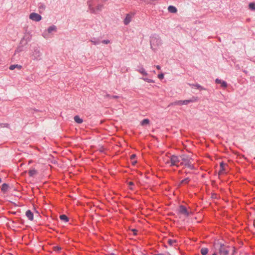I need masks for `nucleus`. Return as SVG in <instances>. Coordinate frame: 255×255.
Masks as SVG:
<instances>
[{
    "mask_svg": "<svg viewBox=\"0 0 255 255\" xmlns=\"http://www.w3.org/2000/svg\"><path fill=\"white\" fill-rule=\"evenodd\" d=\"M26 39V42L25 43H24V45H26L27 43V42L28 41H29L30 40V38L28 36V37H26V35H25L23 38L21 39V41H20V44H22L24 39Z\"/></svg>",
    "mask_w": 255,
    "mask_h": 255,
    "instance_id": "obj_25",
    "label": "nucleus"
},
{
    "mask_svg": "<svg viewBox=\"0 0 255 255\" xmlns=\"http://www.w3.org/2000/svg\"><path fill=\"white\" fill-rule=\"evenodd\" d=\"M1 182V178H0V183Z\"/></svg>",
    "mask_w": 255,
    "mask_h": 255,
    "instance_id": "obj_50",
    "label": "nucleus"
},
{
    "mask_svg": "<svg viewBox=\"0 0 255 255\" xmlns=\"http://www.w3.org/2000/svg\"><path fill=\"white\" fill-rule=\"evenodd\" d=\"M197 97H192L190 100H183V105H188L189 103L195 102L197 101Z\"/></svg>",
    "mask_w": 255,
    "mask_h": 255,
    "instance_id": "obj_11",
    "label": "nucleus"
},
{
    "mask_svg": "<svg viewBox=\"0 0 255 255\" xmlns=\"http://www.w3.org/2000/svg\"><path fill=\"white\" fill-rule=\"evenodd\" d=\"M225 165H226V164L223 162H222L220 163V170L219 171V173H222L225 171Z\"/></svg>",
    "mask_w": 255,
    "mask_h": 255,
    "instance_id": "obj_23",
    "label": "nucleus"
},
{
    "mask_svg": "<svg viewBox=\"0 0 255 255\" xmlns=\"http://www.w3.org/2000/svg\"><path fill=\"white\" fill-rule=\"evenodd\" d=\"M156 67L158 70H160L161 69V67L159 65L156 66Z\"/></svg>",
    "mask_w": 255,
    "mask_h": 255,
    "instance_id": "obj_44",
    "label": "nucleus"
},
{
    "mask_svg": "<svg viewBox=\"0 0 255 255\" xmlns=\"http://www.w3.org/2000/svg\"><path fill=\"white\" fill-rule=\"evenodd\" d=\"M153 255H165L163 254H154Z\"/></svg>",
    "mask_w": 255,
    "mask_h": 255,
    "instance_id": "obj_45",
    "label": "nucleus"
},
{
    "mask_svg": "<svg viewBox=\"0 0 255 255\" xmlns=\"http://www.w3.org/2000/svg\"><path fill=\"white\" fill-rule=\"evenodd\" d=\"M181 162V155L177 156L175 155H172L170 157V161H167V163H170V166H176L177 167L181 166L180 165Z\"/></svg>",
    "mask_w": 255,
    "mask_h": 255,
    "instance_id": "obj_4",
    "label": "nucleus"
},
{
    "mask_svg": "<svg viewBox=\"0 0 255 255\" xmlns=\"http://www.w3.org/2000/svg\"><path fill=\"white\" fill-rule=\"evenodd\" d=\"M29 18L32 20L39 21L41 19L42 17L38 13L32 12L30 14Z\"/></svg>",
    "mask_w": 255,
    "mask_h": 255,
    "instance_id": "obj_10",
    "label": "nucleus"
},
{
    "mask_svg": "<svg viewBox=\"0 0 255 255\" xmlns=\"http://www.w3.org/2000/svg\"><path fill=\"white\" fill-rule=\"evenodd\" d=\"M42 53L40 51V50L36 47L34 49L32 53V59L33 60L39 61L41 59Z\"/></svg>",
    "mask_w": 255,
    "mask_h": 255,
    "instance_id": "obj_5",
    "label": "nucleus"
},
{
    "mask_svg": "<svg viewBox=\"0 0 255 255\" xmlns=\"http://www.w3.org/2000/svg\"><path fill=\"white\" fill-rule=\"evenodd\" d=\"M37 173V171L34 168L30 169L28 171V175L30 177L33 176L34 175L36 174Z\"/></svg>",
    "mask_w": 255,
    "mask_h": 255,
    "instance_id": "obj_20",
    "label": "nucleus"
},
{
    "mask_svg": "<svg viewBox=\"0 0 255 255\" xmlns=\"http://www.w3.org/2000/svg\"><path fill=\"white\" fill-rule=\"evenodd\" d=\"M158 78L159 79H162L164 78V74L161 73L158 75Z\"/></svg>",
    "mask_w": 255,
    "mask_h": 255,
    "instance_id": "obj_36",
    "label": "nucleus"
},
{
    "mask_svg": "<svg viewBox=\"0 0 255 255\" xmlns=\"http://www.w3.org/2000/svg\"><path fill=\"white\" fill-rule=\"evenodd\" d=\"M90 41L94 45H98L100 43V41L99 39L93 38L90 40Z\"/></svg>",
    "mask_w": 255,
    "mask_h": 255,
    "instance_id": "obj_24",
    "label": "nucleus"
},
{
    "mask_svg": "<svg viewBox=\"0 0 255 255\" xmlns=\"http://www.w3.org/2000/svg\"><path fill=\"white\" fill-rule=\"evenodd\" d=\"M9 125L8 124H1L0 123V126H3V127H8Z\"/></svg>",
    "mask_w": 255,
    "mask_h": 255,
    "instance_id": "obj_39",
    "label": "nucleus"
},
{
    "mask_svg": "<svg viewBox=\"0 0 255 255\" xmlns=\"http://www.w3.org/2000/svg\"><path fill=\"white\" fill-rule=\"evenodd\" d=\"M212 255H217V254L216 253H215Z\"/></svg>",
    "mask_w": 255,
    "mask_h": 255,
    "instance_id": "obj_49",
    "label": "nucleus"
},
{
    "mask_svg": "<svg viewBox=\"0 0 255 255\" xmlns=\"http://www.w3.org/2000/svg\"><path fill=\"white\" fill-rule=\"evenodd\" d=\"M141 79L148 83H154V80L150 79L143 78V77L141 78Z\"/></svg>",
    "mask_w": 255,
    "mask_h": 255,
    "instance_id": "obj_32",
    "label": "nucleus"
},
{
    "mask_svg": "<svg viewBox=\"0 0 255 255\" xmlns=\"http://www.w3.org/2000/svg\"><path fill=\"white\" fill-rule=\"evenodd\" d=\"M101 42L107 44L110 43V41L109 40H103Z\"/></svg>",
    "mask_w": 255,
    "mask_h": 255,
    "instance_id": "obj_37",
    "label": "nucleus"
},
{
    "mask_svg": "<svg viewBox=\"0 0 255 255\" xmlns=\"http://www.w3.org/2000/svg\"><path fill=\"white\" fill-rule=\"evenodd\" d=\"M150 47L152 50L155 51L161 45L162 41L160 36L156 34L152 35L150 37Z\"/></svg>",
    "mask_w": 255,
    "mask_h": 255,
    "instance_id": "obj_1",
    "label": "nucleus"
},
{
    "mask_svg": "<svg viewBox=\"0 0 255 255\" xmlns=\"http://www.w3.org/2000/svg\"><path fill=\"white\" fill-rule=\"evenodd\" d=\"M56 30H57L56 26L55 25H52L49 26L47 28V30L45 31L42 33V36L45 38H48V34L49 33H52L53 31L56 32Z\"/></svg>",
    "mask_w": 255,
    "mask_h": 255,
    "instance_id": "obj_6",
    "label": "nucleus"
},
{
    "mask_svg": "<svg viewBox=\"0 0 255 255\" xmlns=\"http://www.w3.org/2000/svg\"><path fill=\"white\" fill-rule=\"evenodd\" d=\"M215 82L217 84H221V87L224 88H226L227 87V83L225 81H223V80H222L221 79H216V80H215Z\"/></svg>",
    "mask_w": 255,
    "mask_h": 255,
    "instance_id": "obj_12",
    "label": "nucleus"
},
{
    "mask_svg": "<svg viewBox=\"0 0 255 255\" xmlns=\"http://www.w3.org/2000/svg\"><path fill=\"white\" fill-rule=\"evenodd\" d=\"M11 213L13 215L15 214H16V212H11Z\"/></svg>",
    "mask_w": 255,
    "mask_h": 255,
    "instance_id": "obj_47",
    "label": "nucleus"
},
{
    "mask_svg": "<svg viewBox=\"0 0 255 255\" xmlns=\"http://www.w3.org/2000/svg\"><path fill=\"white\" fill-rule=\"evenodd\" d=\"M135 13V12H130L127 14L126 17L124 20V24L126 25H128L131 22Z\"/></svg>",
    "mask_w": 255,
    "mask_h": 255,
    "instance_id": "obj_7",
    "label": "nucleus"
},
{
    "mask_svg": "<svg viewBox=\"0 0 255 255\" xmlns=\"http://www.w3.org/2000/svg\"><path fill=\"white\" fill-rule=\"evenodd\" d=\"M190 180L191 179L189 177H187L181 181L180 184H188Z\"/></svg>",
    "mask_w": 255,
    "mask_h": 255,
    "instance_id": "obj_29",
    "label": "nucleus"
},
{
    "mask_svg": "<svg viewBox=\"0 0 255 255\" xmlns=\"http://www.w3.org/2000/svg\"><path fill=\"white\" fill-rule=\"evenodd\" d=\"M189 85L192 87H196L197 89H199L200 91L206 90L205 88H204L203 87L201 86V85H200L198 84H189Z\"/></svg>",
    "mask_w": 255,
    "mask_h": 255,
    "instance_id": "obj_16",
    "label": "nucleus"
},
{
    "mask_svg": "<svg viewBox=\"0 0 255 255\" xmlns=\"http://www.w3.org/2000/svg\"><path fill=\"white\" fill-rule=\"evenodd\" d=\"M208 252H209V250L206 248H202L200 251L201 254L202 255H207Z\"/></svg>",
    "mask_w": 255,
    "mask_h": 255,
    "instance_id": "obj_26",
    "label": "nucleus"
},
{
    "mask_svg": "<svg viewBox=\"0 0 255 255\" xmlns=\"http://www.w3.org/2000/svg\"><path fill=\"white\" fill-rule=\"evenodd\" d=\"M128 185L129 186V188L130 190H133V186H134V184L133 182L130 181L128 183Z\"/></svg>",
    "mask_w": 255,
    "mask_h": 255,
    "instance_id": "obj_33",
    "label": "nucleus"
},
{
    "mask_svg": "<svg viewBox=\"0 0 255 255\" xmlns=\"http://www.w3.org/2000/svg\"><path fill=\"white\" fill-rule=\"evenodd\" d=\"M249 8L252 10L255 11V2H251L249 5Z\"/></svg>",
    "mask_w": 255,
    "mask_h": 255,
    "instance_id": "obj_31",
    "label": "nucleus"
},
{
    "mask_svg": "<svg viewBox=\"0 0 255 255\" xmlns=\"http://www.w3.org/2000/svg\"><path fill=\"white\" fill-rule=\"evenodd\" d=\"M22 50V47H18L16 50H15V53H18L20 51H21Z\"/></svg>",
    "mask_w": 255,
    "mask_h": 255,
    "instance_id": "obj_35",
    "label": "nucleus"
},
{
    "mask_svg": "<svg viewBox=\"0 0 255 255\" xmlns=\"http://www.w3.org/2000/svg\"><path fill=\"white\" fill-rule=\"evenodd\" d=\"M9 189V185L6 183H3L1 187V191L3 192H6Z\"/></svg>",
    "mask_w": 255,
    "mask_h": 255,
    "instance_id": "obj_15",
    "label": "nucleus"
},
{
    "mask_svg": "<svg viewBox=\"0 0 255 255\" xmlns=\"http://www.w3.org/2000/svg\"><path fill=\"white\" fill-rule=\"evenodd\" d=\"M149 120L148 119H143L140 123L141 126H145L149 124Z\"/></svg>",
    "mask_w": 255,
    "mask_h": 255,
    "instance_id": "obj_27",
    "label": "nucleus"
},
{
    "mask_svg": "<svg viewBox=\"0 0 255 255\" xmlns=\"http://www.w3.org/2000/svg\"><path fill=\"white\" fill-rule=\"evenodd\" d=\"M169 12L171 13H176L177 11V8L173 5H170L168 7Z\"/></svg>",
    "mask_w": 255,
    "mask_h": 255,
    "instance_id": "obj_17",
    "label": "nucleus"
},
{
    "mask_svg": "<svg viewBox=\"0 0 255 255\" xmlns=\"http://www.w3.org/2000/svg\"><path fill=\"white\" fill-rule=\"evenodd\" d=\"M229 246H226L224 244H221L219 249V253L221 255H228L229 254Z\"/></svg>",
    "mask_w": 255,
    "mask_h": 255,
    "instance_id": "obj_8",
    "label": "nucleus"
},
{
    "mask_svg": "<svg viewBox=\"0 0 255 255\" xmlns=\"http://www.w3.org/2000/svg\"><path fill=\"white\" fill-rule=\"evenodd\" d=\"M15 68H17L18 69L20 70L22 68V66L18 64L11 65L9 68L10 70H13Z\"/></svg>",
    "mask_w": 255,
    "mask_h": 255,
    "instance_id": "obj_19",
    "label": "nucleus"
},
{
    "mask_svg": "<svg viewBox=\"0 0 255 255\" xmlns=\"http://www.w3.org/2000/svg\"><path fill=\"white\" fill-rule=\"evenodd\" d=\"M74 120L75 122L78 124H81L83 122V120L81 119L79 116H75L74 117Z\"/></svg>",
    "mask_w": 255,
    "mask_h": 255,
    "instance_id": "obj_22",
    "label": "nucleus"
},
{
    "mask_svg": "<svg viewBox=\"0 0 255 255\" xmlns=\"http://www.w3.org/2000/svg\"><path fill=\"white\" fill-rule=\"evenodd\" d=\"M31 110L34 111H36V112L38 111V110H36V109H31Z\"/></svg>",
    "mask_w": 255,
    "mask_h": 255,
    "instance_id": "obj_46",
    "label": "nucleus"
},
{
    "mask_svg": "<svg viewBox=\"0 0 255 255\" xmlns=\"http://www.w3.org/2000/svg\"><path fill=\"white\" fill-rule=\"evenodd\" d=\"M38 7L39 9V11L40 12V10H44L45 9V5L44 4L42 3H39L38 4Z\"/></svg>",
    "mask_w": 255,
    "mask_h": 255,
    "instance_id": "obj_30",
    "label": "nucleus"
},
{
    "mask_svg": "<svg viewBox=\"0 0 255 255\" xmlns=\"http://www.w3.org/2000/svg\"><path fill=\"white\" fill-rule=\"evenodd\" d=\"M119 98V96H117V95H114V96H112V98L113 99H118Z\"/></svg>",
    "mask_w": 255,
    "mask_h": 255,
    "instance_id": "obj_41",
    "label": "nucleus"
},
{
    "mask_svg": "<svg viewBox=\"0 0 255 255\" xmlns=\"http://www.w3.org/2000/svg\"><path fill=\"white\" fill-rule=\"evenodd\" d=\"M132 232L134 235H136L137 233V230L135 229H132L131 230Z\"/></svg>",
    "mask_w": 255,
    "mask_h": 255,
    "instance_id": "obj_38",
    "label": "nucleus"
},
{
    "mask_svg": "<svg viewBox=\"0 0 255 255\" xmlns=\"http://www.w3.org/2000/svg\"><path fill=\"white\" fill-rule=\"evenodd\" d=\"M107 0H97V2H100V1H102V2H104V1H106Z\"/></svg>",
    "mask_w": 255,
    "mask_h": 255,
    "instance_id": "obj_43",
    "label": "nucleus"
},
{
    "mask_svg": "<svg viewBox=\"0 0 255 255\" xmlns=\"http://www.w3.org/2000/svg\"><path fill=\"white\" fill-rule=\"evenodd\" d=\"M171 105H180V106H181V105H183V100H179V101H175L173 103H172L171 104Z\"/></svg>",
    "mask_w": 255,
    "mask_h": 255,
    "instance_id": "obj_28",
    "label": "nucleus"
},
{
    "mask_svg": "<svg viewBox=\"0 0 255 255\" xmlns=\"http://www.w3.org/2000/svg\"><path fill=\"white\" fill-rule=\"evenodd\" d=\"M61 250V247H59V246H55L53 247V250L54 251H57V252H59L60 251V250Z\"/></svg>",
    "mask_w": 255,
    "mask_h": 255,
    "instance_id": "obj_34",
    "label": "nucleus"
},
{
    "mask_svg": "<svg viewBox=\"0 0 255 255\" xmlns=\"http://www.w3.org/2000/svg\"><path fill=\"white\" fill-rule=\"evenodd\" d=\"M136 157V155L134 154H132L131 156H130V159L131 160H133Z\"/></svg>",
    "mask_w": 255,
    "mask_h": 255,
    "instance_id": "obj_40",
    "label": "nucleus"
},
{
    "mask_svg": "<svg viewBox=\"0 0 255 255\" xmlns=\"http://www.w3.org/2000/svg\"><path fill=\"white\" fill-rule=\"evenodd\" d=\"M59 218L61 220L63 221L64 222H67L69 221V218L68 217L64 214L60 215Z\"/></svg>",
    "mask_w": 255,
    "mask_h": 255,
    "instance_id": "obj_21",
    "label": "nucleus"
},
{
    "mask_svg": "<svg viewBox=\"0 0 255 255\" xmlns=\"http://www.w3.org/2000/svg\"><path fill=\"white\" fill-rule=\"evenodd\" d=\"M94 2V1L93 0H88L87 4L89 6L90 12L91 13L96 14L98 12L101 11L102 10L104 5L102 4H98L96 7H94L93 6Z\"/></svg>",
    "mask_w": 255,
    "mask_h": 255,
    "instance_id": "obj_3",
    "label": "nucleus"
},
{
    "mask_svg": "<svg viewBox=\"0 0 255 255\" xmlns=\"http://www.w3.org/2000/svg\"><path fill=\"white\" fill-rule=\"evenodd\" d=\"M136 163V161H134L133 162V164H134V163Z\"/></svg>",
    "mask_w": 255,
    "mask_h": 255,
    "instance_id": "obj_48",
    "label": "nucleus"
},
{
    "mask_svg": "<svg viewBox=\"0 0 255 255\" xmlns=\"http://www.w3.org/2000/svg\"><path fill=\"white\" fill-rule=\"evenodd\" d=\"M181 162L180 163V165H184L186 167H187L190 169H194L195 166L192 163L191 160L192 159L190 158L188 156L186 155H181Z\"/></svg>",
    "mask_w": 255,
    "mask_h": 255,
    "instance_id": "obj_2",
    "label": "nucleus"
},
{
    "mask_svg": "<svg viewBox=\"0 0 255 255\" xmlns=\"http://www.w3.org/2000/svg\"><path fill=\"white\" fill-rule=\"evenodd\" d=\"M177 242L176 240L168 239L167 241L168 244L171 246H176Z\"/></svg>",
    "mask_w": 255,
    "mask_h": 255,
    "instance_id": "obj_18",
    "label": "nucleus"
},
{
    "mask_svg": "<svg viewBox=\"0 0 255 255\" xmlns=\"http://www.w3.org/2000/svg\"><path fill=\"white\" fill-rule=\"evenodd\" d=\"M25 215L29 220L32 221L33 220V214L30 210L26 211Z\"/></svg>",
    "mask_w": 255,
    "mask_h": 255,
    "instance_id": "obj_14",
    "label": "nucleus"
},
{
    "mask_svg": "<svg viewBox=\"0 0 255 255\" xmlns=\"http://www.w3.org/2000/svg\"><path fill=\"white\" fill-rule=\"evenodd\" d=\"M178 212L179 214L183 215L185 217H188L190 215V213L188 211L187 208L182 205L179 206L178 209Z\"/></svg>",
    "mask_w": 255,
    "mask_h": 255,
    "instance_id": "obj_9",
    "label": "nucleus"
},
{
    "mask_svg": "<svg viewBox=\"0 0 255 255\" xmlns=\"http://www.w3.org/2000/svg\"><path fill=\"white\" fill-rule=\"evenodd\" d=\"M138 68L136 70L137 71H138L139 73H140L143 76L147 75V73L146 72V71L142 66H138Z\"/></svg>",
    "mask_w": 255,
    "mask_h": 255,
    "instance_id": "obj_13",
    "label": "nucleus"
},
{
    "mask_svg": "<svg viewBox=\"0 0 255 255\" xmlns=\"http://www.w3.org/2000/svg\"><path fill=\"white\" fill-rule=\"evenodd\" d=\"M105 97L108 98H112V96H111L110 94H107L105 96Z\"/></svg>",
    "mask_w": 255,
    "mask_h": 255,
    "instance_id": "obj_42",
    "label": "nucleus"
}]
</instances>
